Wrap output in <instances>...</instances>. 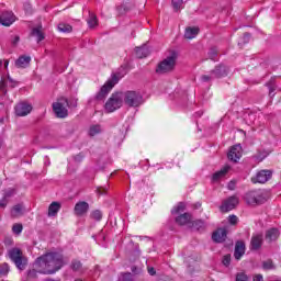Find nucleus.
Here are the masks:
<instances>
[{"label":"nucleus","mask_w":281,"mask_h":281,"mask_svg":"<svg viewBox=\"0 0 281 281\" xmlns=\"http://www.w3.org/2000/svg\"><path fill=\"white\" fill-rule=\"evenodd\" d=\"M65 267V259L59 252H47L38 257L33 263L32 270L29 271V278H36V273L52 276Z\"/></svg>","instance_id":"f257e3e1"},{"label":"nucleus","mask_w":281,"mask_h":281,"mask_svg":"<svg viewBox=\"0 0 281 281\" xmlns=\"http://www.w3.org/2000/svg\"><path fill=\"white\" fill-rule=\"evenodd\" d=\"M126 75V68L121 67L117 71L112 72L111 77L106 80V82L101 87L100 91L97 92L94 95V100H98L99 102H102L106 99L109 93L113 90V87L124 78Z\"/></svg>","instance_id":"f03ea898"},{"label":"nucleus","mask_w":281,"mask_h":281,"mask_svg":"<svg viewBox=\"0 0 281 281\" xmlns=\"http://www.w3.org/2000/svg\"><path fill=\"white\" fill-rule=\"evenodd\" d=\"M126 75V68L121 67L117 71L112 72L111 77L106 80V82L101 87L100 91L97 92L94 95V100H98L99 102H102L106 99L109 93L113 90V87L124 78Z\"/></svg>","instance_id":"7ed1b4c3"},{"label":"nucleus","mask_w":281,"mask_h":281,"mask_svg":"<svg viewBox=\"0 0 281 281\" xmlns=\"http://www.w3.org/2000/svg\"><path fill=\"white\" fill-rule=\"evenodd\" d=\"M177 58H179V55L177 52H171L165 59H162L157 68V74H170V71L175 70V67H177Z\"/></svg>","instance_id":"20e7f679"},{"label":"nucleus","mask_w":281,"mask_h":281,"mask_svg":"<svg viewBox=\"0 0 281 281\" xmlns=\"http://www.w3.org/2000/svg\"><path fill=\"white\" fill-rule=\"evenodd\" d=\"M124 104L127 106H142L144 104V97L139 91H125L121 92Z\"/></svg>","instance_id":"39448f33"},{"label":"nucleus","mask_w":281,"mask_h":281,"mask_svg":"<svg viewBox=\"0 0 281 281\" xmlns=\"http://www.w3.org/2000/svg\"><path fill=\"white\" fill-rule=\"evenodd\" d=\"M171 212L172 214H180L178 217H176V222L178 223V225H188V227L192 225V215L190 213H183L186 212V203H178Z\"/></svg>","instance_id":"423d86ee"},{"label":"nucleus","mask_w":281,"mask_h":281,"mask_svg":"<svg viewBox=\"0 0 281 281\" xmlns=\"http://www.w3.org/2000/svg\"><path fill=\"white\" fill-rule=\"evenodd\" d=\"M124 101L122 99V92L112 93L111 97L104 104V110L106 113H115L117 109H122Z\"/></svg>","instance_id":"0eeeda50"},{"label":"nucleus","mask_w":281,"mask_h":281,"mask_svg":"<svg viewBox=\"0 0 281 281\" xmlns=\"http://www.w3.org/2000/svg\"><path fill=\"white\" fill-rule=\"evenodd\" d=\"M247 205H261L267 201V193L261 190L249 191L244 195Z\"/></svg>","instance_id":"6e6552de"},{"label":"nucleus","mask_w":281,"mask_h":281,"mask_svg":"<svg viewBox=\"0 0 281 281\" xmlns=\"http://www.w3.org/2000/svg\"><path fill=\"white\" fill-rule=\"evenodd\" d=\"M9 258L14 262V265L23 271L25 269V265H27V259L23 257V252L19 248H12L9 250Z\"/></svg>","instance_id":"1a4fd4ad"},{"label":"nucleus","mask_w":281,"mask_h":281,"mask_svg":"<svg viewBox=\"0 0 281 281\" xmlns=\"http://www.w3.org/2000/svg\"><path fill=\"white\" fill-rule=\"evenodd\" d=\"M67 106H68V103L66 99H60L59 101L53 104V111L55 115H57L58 117H67L68 115Z\"/></svg>","instance_id":"9d476101"},{"label":"nucleus","mask_w":281,"mask_h":281,"mask_svg":"<svg viewBox=\"0 0 281 281\" xmlns=\"http://www.w3.org/2000/svg\"><path fill=\"white\" fill-rule=\"evenodd\" d=\"M239 200L238 196H231L223 201L222 205L220 206L221 212H232L238 205Z\"/></svg>","instance_id":"9b49d317"},{"label":"nucleus","mask_w":281,"mask_h":281,"mask_svg":"<svg viewBox=\"0 0 281 281\" xmlns=\"http://www.w3.org/2000/svg\"><path fill=\"white\" fill-rule=\"evenodd\" d=\"M32 104L27 102H20L15 106V115L19 117H25V115H30L32 113Z\"/></svg>","instance_id":"f8f14e48"},{"label":"nucleus","mask_w":281,"mask_h":281,"mask_svg":"<svg viewBox=\"0 0 281 281\" xmlns=\"http://www.w3.org/2000/svg\"><path fill=\"white\" fill-rule=\"evenodd\" d=\"M223 76H227V67L224 65L217 66L212 72L211 76H203V80H212V78H223Z\"/></svg>","instance_id":"ddd939ff"},{"label":"nucleus","mask_w":281,"mask_h":281,"mask_svg":"<svg viewBox=\"0 0 281 281\" xmlns=\"http://www.w3.org/2000/svg\"><path fill=\"white\" fill-rule=\"evenodd\" d=\"M16 21V15L12 11H5L0 15V24L10 27Z\"/></svg>","instance_id":"4468645a"},{"label":"nucleus","mask_w":281,"mask_h":281,"mask_svg":"<svg viewBox=\"0 0 281 281\" xmlns=\"http://www.w3.org/2000/svg\"><path fill=\"white\" fill-rule=\"evenodd\" d=\"M271 170H261L251 178L252 183H267L271 179Z\"/></svg>","instance_id":"2eb2a0df"},{"label":"nucleus","mask_w":281,"mask_h":281,"mask_svg":"<svg viewBox=\"0 0 281 281\" xmlns=\"http://www.w3.org/2000/svg\"><path fill=\"white\" fill-rule=\"evenodd\" d=\"M240 157H243V146H240V144H237L233 147H231L229 151H228V159L231 161H239Z\"/></svg>","instance_id":"dca6fc26"},{"label":"nucleus","mask_w":281,"mask_h":281,"mask_svg":"<svg viewBox=\"0 0 281 281\" xmlns=\"http://www.w3.org/2000/svg\"><path fill=\"white\" fill-rule=\"evenodd\" d=\"M86 212H89V203L81 201L75 205V214L77 216H85Z\"/></svg>","instance_id":"f3484780"},{"label":"nucleus","mask_w":281,"mask_h":281,"mask_svg":"<svg viewBox=\"0 0 281 281\" xmlns=\"http://www.w3.org/2000/svg\"><path fill=\"white\" fill-rule=\"evenodd\" d=\"M227 238V231L225 228H218L212 235L214 243H223Z\"/></svg>","instance_id":"a211bd4d"},{"label":"nucleus","mask_w":281,"mask_h":281,"mask_svg":"<svg viewBox=\"0 0 281 281\" xmlns=\"http://www.w3.org/2000/svg\"><path fill=\"white\" fill-rule=\"evenodd\" d=\"M229 170H232V167H229V165L224 166L221 170L213 173L212 181H214V182L221 181V179L226 177V175H227V172H229Z\"/></svg>","instance_id":"6ab92c4d"},{"label":"nucleus","mask_w":281,"mask_h":281,"mask_svg":"<svg viewBox=\"0 0 281 281\" xmlns=\"http://www.w3.org/2000/svg\"><path fill=\"white\" fill-rule=\"evenodd\" d=\"M31 61H32V57L31 56H21L15 61V67H18L20 69H25V67H27Z\"/></svg>","instance_id":"aec40b11"},{"label":"nucleus","mask_w":281,"mask_h":281,"mask_svg":"<svg viewBox=\"0 0 281 281\" xmlns=\"http://www.w3.org/2000/svg\"><path fill=\"white\" fill-rule=\"evenodd\" d=\"M236 260H240L243 256H245V243L237 241L235 246V254H234Z\"/></svg>","instance_id":"412c9836"},{"label":"nucleus","mask_w":281,"mask_h":281,"mask_svg":"<svg viewBox=\"0 0 281 281\" xmlns=\"http://www.w3.org/2000/svg\"><path fill=\"white\" fill-rule=\"evenodd\" d=\"M135 54L137 58H146L150 54V48H148V45H143L140 47H136Z\"/></svg>","instance_id":"4be33fe9"},{"label":"nucleus","mask_w":281,"mask_h":281,"mask_svg":"<svg viewBox=\"0 0 281 281\" xmlns=\"http://www.w3.org/2000/svg\"><path fill=\"white\" fill-rule=\"evenodd\" d=\"M280 237V231L278 228H271L266 233V240L268 243H273V240H278Z\"/></svg>","instance_id":"5701e85b"},{"label":"nucleus","mask_w":281,"mask_h":281,"mask_svg":"<svg viewBox=\"0 0 281 281\" xmlns=\"http://www.w3.org/2000/svg\"><path fill=\"white\" fill-rule=\"evenodd\" d=\"M250 246L251 249H260L262 247V234L252 235Z\"/></svg>","instance_id":"b1692460"},{"label":"nucleus","mask_w":281,"mask_h":281,"mask_svg":"<svg viewBox=\"0 0 281 281\" xmlns=\"http://www.w3.org/2000/svg\"><path fill=\"white\" fill-rule=\"evenodd\" d=\"M26 212L25 206L23 204H16L11 210V215L16 218L19 216H23V213Z\"/></svg>","instance_id":"393cba45"},{"label":"nucleus","mask_w":281,"mask_h":281,"mask_svg":"<svg viewBox=\"0 0 281 281\" xmlns=\"http://www.w3.org/2000/svg\"><path fill=\"white\" fill-rule=\"evenodd\" d=\"M58 212H60V203L53 202L48 206V216L54 217L58 215Z\"/></svg>","instance_id":"a878e982"},{"label":"nucleus","mask_w":281,"mask_h":281,"mask_svg":"<svg viewBox=\"0 0 281 281\" xmlns=\"http://www.w3.org/2000/svg\"><path fill=\"white\" fill-rule=\"evenodd\" d=\"M201 29L199 26H188L184 31V36H199Z\"/></svg>","instance_id":"bb28decb"},{"label":"nucleus","mask_w":281,"mask_h":281,"mask_svg":"<svg viewBox=\"0 0 281 281\" xmlns=\"http://www.w3.org/2000/svg\"><path fill=\"white\" fill-rule=\"evenodd\" d=\"M88 26L90 27V30H93L94 27H98V16H95V14L90 13L89 18L87 20Z\"/></svg>","instance_id":"cd10ccee"},{"label":"nucleus","mask_w":281,"mask_h":281,"mask_svg":"<svg viewBox=\"0 0 281 281\" xmlns=\"http://www.w3.org/2000/svg\"><path fill=\"white\" fill-rule=\"evenodd\" d=\"M89 135L90 137H95V135H100V133H102V126L100 125H91L89 128Z\"/></svg>","instance_id":"c85d7f7f"},{"label":"nucleus","mask_w":281,"mask_h":281,"mask_svg":"<svg viewBox=\"0 0 281 281\" xmlns=\"http://www.w3.org/2000/svg\"><path fill=\"white\" fill-rule=\"evenodd\" d=\"M57 30L61 32L63 34H69L71 32L72 27L69 24L60 23L57 26Z\"/></svg>","instance_id":"c756f323"},{"label":"nucleus","mask_w":281,"mask_h":281,"mask_svg":"<svg viewBox=\"0 0 281 281\" xmlns=\"http://www.w3.org/2000/svg\"><path fill=\"white\" fill-rule=\"evenodd\" d=\"M8 85H12V79L8 78V79H1L0 81V93H5V87H8Z\"/></svg>","instance_id":"7c9ffc66"},{"label":"nucleus","mask_w":281,"mask_h":281,"mask_svg":"<svg viewBox=\"0 0 281 281\" xmlns=\"http://www.w3.org/2000/svg\"><path fill=\"white\" fill-rule=\"evenodd\" d=\"M14 194V190H10L4 194V198L0 201V207H5L8 205V196H12Z\"/></svg>","instance_id":"2f4dec72"},{"label":"nucleus","mask_w":281,"mask_h":281,"mask_svg":"<svg viewBox=\"0 0 281 281\" xmlns=\"http://www.w3.org/2000/svg\"><path fill=\"white\" fill-rule=\"evenodd\" d=\"M171 5L173 10L179 11L183 8V0H171Z\"/></svg>","instance_id":"473e14b6"},{"label":"nucleus","mask_w":281,"mask_h":281,"mask_svg":"<svg viewBox=\"0 0 281 281\" xmlns=\"http://www.w3.org/2000/svg\"><path fill=\"white\" fill-rule=\"evenodd\" d=\"M204 225H205V223H203V221L198 220V221H193L192 224L190 225V227L192 229H201Z\"/></svg>","instance_id":"72a5a7b5"},{"label":"nucleus","mask_w":281,"mask_h":281,"mask_svg":"<svg viewBox=\"0 0 281 281\" xmlns=\"http://www.w3.org/2000/svg\"><path fill=\"white\" fill-rule=\"evenodd\" d=\"M235 281H249V277L245 272H238L235 276Z\"/></svg>","instance_id":"f704fd0d"},{"label":"nucleus","mask_w":281,"mask_h":281,"mask_svg":"<svg viewBox=\"0 0 281 281\" xmlns=\"http://www.w3.org/2000/svg\"><path fill=\"white\" fill-rule=\"evenodd\" d=\"M119 281H133V274L131 272L122 273Z\"/></svg>","instance_id":"c9c22d12"},{"label":"nucleus","mask_w":281,"mask_h":281,"mask_svg":"<svg viewBox=\"0 0 281 281\" xmlns=\"http://www.w3.org/2000/svg\"><path fill=\"white\" fill-rule=\"evenodd\" d=\"M9 271H10V266H8V263H2L0 266V276H8Z\"/></svg>","instance_id":"e433bc0d"},{"label":"nucleus","mask_w":281,"mask_h":281,"mask_svg":"<svg viewBox=\"0 0 281 281\" xmlns=\"http://www.w3.org/2000/svg\"><path fill=\"white\" fill-rule=\"evenodd\" d=\"M45 33H43V26H37L33 29L32 36H44Z\"/></svg>","instance_id":"4c0bfd02"},{"label":"nucleus","mask_w":281,"mask_h":281,"mask_svg":"<svg viewBox=\"0 0 281 281\" xmlns=\"http://www.w3.org/2000/svg\"><path fill=\"white\" fill-rule=\"evenodd\" d=\"M13 234H21L23 232V225L21 224H14L12 227Z\"/></svg>","instance_id":"58836bf2"},{"label":"nucleus","mask_w":281,"mask_h":281,"mask_svg":"<svg viewBox=\"0 0 281 281\" xmlns=\"http://www.w3.org/2000/svg\"><path fill=\"white\" fill-rule=\"evenodd\" d=\"M263 269H267V270L276 269V266L273 265L272 260H267L263 262Z\"/></svg>","instance_id":"ea45409f"},{"label":"nucleus","mask_w":281,"mask_h":281,"mask_svg":"<svg viewBox=\"0 0 281 281\" xmlns=\"http://www.w3.org/2000/svg\"><path fill=\"white\" fill-rule=\"evenodd\" d=\"M229 262H232V255H225L223 258V265L225 267H229Z\"/></svg>","instance_id":"a19ab883"},{"label":"nucleus","mask_w":281,"mask_h":281,"mask_svg":"<svg viewBox=\"0 0 281 281\" xmlns=\"http://www.w3.org/2000/svg\"><path fill=\"white\" fill-rule=\"evenodd\" d=\"M92 218H94V221H100L102 218V212L100 211H94L91 214Z\"/></svg>","instance_id":"79ce46f5"},{"label":"nucleus","mask_w":281,"mask_h":281,"mask_svg":"<svg viewBox=\"0 0 281 281\" xmlns=\"http://www.w3.org/2000/svg\"><path fill=\"white\" fill-rule=\"evenodd\" d=\"M228 223H229L231 225H236V223H238V216H236V215H229V216H228Z\"/></svg>","instance_id":"37998d69"},{"label":"nucleus","mask_w":281,"mask_h":281,"mask_svg":"<svg viewBox=\"0 0 281 281\" xmlns=\"http://www.w3.org/2000/svg\"><path fill=\"white\" fill-rule=\"evenodd\" d=\"M71 267H72L74 271H80L82 263H80V261H72Z\"/></svg>","instance_id":"c03bdc74"},{"label":"nucleus","mask_w":281,"mask_h":281,"mask_svg":"<svg viewBox=\"0 0 281 281\" xmlns=\"http://www.w3.org/2000/svg\"><path fill=\"white\" fill-rule=\"evenodd\" d=\"M209 56H210L211 60H216V49L211 50Z\"/></svg>","instance_id":"a18cd8bd"},{"label":"nucleus","mask_w":281,"mask_h":281,"mask_svg":"<svg viewBox=\"0 0 281 281\" xmlns=\"http://www.w3.org/2000/svg\"><path fill=\"white\" fill-rule=\"evenodd\" d=\"M254 281H263L262 274H256Z\"/></svg>","instance_id":"49530a36"},{"label":"nucleus","mask_w":281,"mask_h":281,"mask_svg":"<svg viewBox=\"0 0 281 281\" xmlns=\"http://www.w3.org/2000/svg\"><path fill=\"white\" fill-rule=\"evenodd\" d=\"M234 188H236V183L234 181H231L228 183V190H234Z\"/></svg>","instance_id":"de8ad7c7"},{"label":"nucleus","mask_w":281,"mask_h":281,"mask_svg":"<svg viewBox=\"0 0 281 281\" xmlns=\"http://www.w3.org/2000/svg\"><path fill=\"white\" fill-rule=\"evenodd\" d=\"M149 276H155V268H148Z\"/></svg>","instance_id":"09e8293b"},{"label":"nucleus","mask_w":281,"mask_h":281,"mask_svg":"<svg viewBox=\"0 0 281 281\" xmlns=\"http://www.w3.org/2000/svg\"><path fill=\"white\" fill-rule=\"evenodd\" d=\"M44 38H45L44 36H40V37H37L36 42L41 43V41H43Z\"/></svg>","instance_id":"8fccbe9b"},{"label":"nucleus","mask_w":281,"mask_h":281,"mask_svg":"<svg viewBox=\"0 0 281 281\" xmlns=\"http://www.w3.org/2000/svg\"><path fill=\"white\" fill-rule=\"evenodd\" d=\"M10 65V61L9 60H4V67L5 69H8V66Z\"/></svg>","instance_id":"3c124183"},{"label":"nucleus","mask_w":281,"mask_h":281,"mask_svg":"<svg viewBox=\"0 0 281 281\" xmlns=\"http://www.w3.org/2000/svg\"><path fill=\"white\" fill-rule=\"evenodd\" d=\"M269 91H270V95H271V93H272L273 91H276V87H270V88H269Z\"/></svg>","instance_id":"603ef678"},{"label":"nucleus","mask_w":281,"mask_h":281,"mask_svg":"<svg viewBox=\"0 0 281 281\" xmlns=\"http://www.w3.org/2000/svg\"><path fill=\"white\" fill-rule=\"evenodd\" d=\"M255 34L260 35V34H262V31L257 30V32Z\"/></svg>","instance_id":"864d4df0"},{"label":"nucleus","mask_w":281,"mask_h":281,"mask_svg":"<svg viewBox=\"0 0 281 281\" xmlns=\"http://www.w3.org/2000/svg\"><path fill=\"white\" fill-rule=\"evenodd\" d=\"M195 207H196V209L201 207V203H196V204H195Z\"/></svg>","instance_id":"5fc2aeb1"},{"label":"nucleus","mask_w":281,"mask_h":281,"mask_svg":"<svg viewBox=\"0 0 281 281\" xmlns=\"http://www.w3.org/2000/svg\"><path fill=\"white\" fill-rule=\"evenodd\" d=\"M245 36H251V34L247 33V34H245Z\"/></svg>","instance_id":"6e6d98bb"},{"label":"nucleus","mask_w":281,"mask_h":281,"mask_svg":"<svg viewBox=\"0 0 281 281\" xmlns=\"http://www.w3.org/2000/svg\"><path fill=\"white\" fill-rule=\"evenodd\" d=\"M19 41V37L15 38V43Z\"/></svg>","instance_id":"4d7b16f0"},{"label":"nucleus","mask_w":281,"mask_h":281,"mask_svg":"<svg viewBox=\"0 0 281 281\" xmlns=\"http://www.w3.org/2000/svg\"><path fill=\"white\" fill-rule=\"evenodd\" d=\"M45 281H54V280H52V279H48V280H45Z\"/></svg>","instance_id":"13d9d810"},{"label":"nucleus","mask_w":281,"mask_h":281,"mask_svg":"<svg viewBox=\"0 0 281 281\" xmlns=\"http://www.w3.org/2000/svg\"><path fill=\"white\" fill-rule=\"evenodd\" d=\"M189 38H192V36H190Z\"/></svg>","instance_id":"bf43d9fd"}]
</instances>
